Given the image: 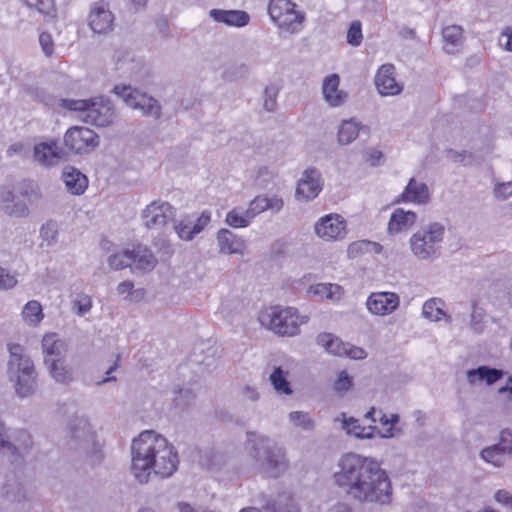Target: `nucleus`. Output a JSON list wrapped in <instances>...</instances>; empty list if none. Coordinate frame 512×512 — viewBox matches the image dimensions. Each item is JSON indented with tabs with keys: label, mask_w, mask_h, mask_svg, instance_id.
Here are the masks:
<instances>
[{
	"label": "nucleus",
	"mask_w": 512,
	"mask_h": 512,
	"mask_svg": "<svg viewBox=\"0 0 512 512\" xmlns=\"http://www.w3.org/2000/svg\"><path fill=\"white\" fill-rule=\"evenodd\" d=\"M31 446V436L27 431L20 429L9 434L4 423L0 421V450L6 453L12 462L21 460Z\"/></svg>",
	"instance_id": "nucleus-9"
},
{
	"label": "nucleus",
	"mask_w": 512,
	"mask_h": 512,
	"mask_svg": "<svg viewBox=\"0 0 512 512\" xmlns=\"http://www.w3.org/2000/svg\"><path fill=\"white\" fill-rule=\"evenodd\" d=\"M442 37L445 42L444 50L448 54H454L463 42V29L459 25H450L442 30Z\"/></svg>",
	"instance_id": "nucleus-30"
},
{
	"label": "nucleus",
	"mask_w": 512,
	"mask_h": 512,
	"mask_svg": "<svg viewBox=\"0 0 512 512\" xmlns=\"http://www.w3.org/2000/svg\"><path fill=\"white\" fill-rule=\"evenodd\" d=\"M13 383L16 394L21 398H26L33 395L37 389V373L32 372L25 376H17L16 379L11 380Z\"/></svg>",
	"instance_id": "nucleus-32"
},
{
	"label": "nucleus",
	"mask_w": 512,
	"mask_h": 512,
	"mask_svg": "<svg viewBox=\"0 0 512 512\" xmlns=\"http://www.w3.org/2000/svg\"><path fill=\"white\" fill-rule=\"evenodd\" d=\"M196 400V394L190 388H179L175 391L173 405L180 411L188 410Z\"/></svg>",
	"instance_id": "nucleus-39"
},
{
	"label": "nucleus",
	"mask_w": 512,
	"mask_h": 512,
	"mask_svg": "<svg viewBox=\"0 0 512 512\" xmlns=\"http://www.w3.org/2000/svg\"><path fill=\"white\" fill-rule=\"evenodd\" d=\"M395 67L392 64L382 65L375 76V85L381 95H397L402 91L394 77Z\"/></svg>",
	"instance_id": "nucleus-18"
},
{
	"label": "nucleus",
	"mask_w": 512,
	"mask_h": 512,
	"mask_svg": "<svg viewBox=\"0 0 512 512\" xmlns=\"http://www.w3.org/2000/svg\"><path fill=\"white\" fill-rule=\"evenodd\" d=\"M17 278L11 274L7 269L0 267V289H11L17 284Z\"/></svg>",
	"instance_id": "nucleus-52"
},
{
	"label": "nucleus",
	"mask_w": 512,
	"mask_h": 512,
	"mask_svg": "<svg viewBox=\"0 0 512 512\" xmlns=\"http://www.w3.org/2000/svg\"><path fill=\"white\" fill-rule=\"evenodd\" d=\"M361 128L362 127L353 120L343 121L338 131V142L341 145L350 144L358 137ZM363 128L367 129L366 127Z\"/></svg>",
	"instance_id": "nucleus-36"
},
{
	"label": "nucleus",
	"mask_w": 512,
	"mask_h": 512,
	"mask_svg": "<svg viewBox=\"0 0 512 512\" xmlns=\"http://www.w3.org/2000/svg\"><path fill=\"white\" fill-rule=\"evenodd\" d=\"M209 222L210 214L207 212H203L196 221L193 220L195 234H199Z\"/></svg>",
	"instance_id": "nucleus-60"
},
{
	"label": "nucleus",
	"mask_w": 512,
	"mask_h": 512,
	"mask_svg": "<svg viewBox=\"0 0 512 512\" xmlns=\"http://www.w3.org/2000/svg\"><path fill=\"white\" fill-rule=\"evenodd\" d=\"M8 351L7 374L10 381L16 379L17 376H25L36 371L33 361L25 353L22 345L17 343L8 344Z\"/></svg>",
	"instance_id": "nucleus-12"
},
{
	"label": "nucleus",
	"mask_w": 512,
	"mask_h": 512,
	"mask_svg": "<svg viewBox=\"0 0 512 512\" xmlns=\"http://www.w3.org/2000/svg\"><path fill=\"white\" fill-rule=\"evenodd\" d=\"M174 229L180 239L190 241L196 235L194 232L193 220L190 217L182 219L175 224Z\"/></svg>",
	"instance_id": "nucleus-44"
},
{
	"label": "nucleus",
	"mask_w": 512,
	"mask_h": 512,
	"mask_svg": "<svg viewBox=\"0 0 512 512\" xmlns=\"http://www.w3.org/2000/svg\"><path fill=\"white\" fill-rule=\"evenodd\" d=\"M317 344L322 346L328 353L336 356H343L347 353V344L330 333H321L317 336Z\"/></svg>",
	"instance_id": "nucleus-34"
},
{
	"label": "nucleus",
	"mask_w": 512,
	"mask_h": 512,
	"mask_svg": "<svg viewBox=\"0 0 512 512\" xmlns=\"http://www.w3.org/2000/svg\"><path fill=\"white\" fill-rule=\"evenodd\" d=\"M417 215L413 211H404L401 208L396 209L388 223V233L395 235L407 231L416 222Z\"/></svg>",
	"instance_id": "nucleus-25"
},
{
	"label": "nucleus",
	"mask_w": 512,
	"mask_h": 512,
	"mask_svg": "<svg viewBox=\"0 0 512 512\" xmlns=\"http://www.w3.org/2000/svg\"><path fill=\"white\" fill-rule=\"evenodd\" d=\"M65 148L75 154H87L99 145V136L90 128L73 126L64 134Z\"/></svg>",
	"instance_id": "nucleus-10"
},
{
	"label": "nucleus",
	"mask_w": 512,
	"mask_h": 512,
	"mask_svg": "<svg viewBox=\"0 0 512 512\" xmlns=\"http://www.w3.org/2000/svg\"><path fill=\"white\" fill-rule=\"evenodd\" d=\"M266 202H267V206H266L267 210H271L274 213L279 212L284 206L283 200L277 196H273V197L266 196Z\"/></svg>",
	"instance_id": "nucleus-61"
},
{
	"label": "nucleus",
	"mask_w": 512,
	"mask_h": 512,
	"mask_svg": "<svg viewBox=\"0 0 512 512\" xmlns=\"http://www.w3.org/2000/svg\"><path fill=\"white\" fill-rule=\"evenodd\" d=\"M262 325L280 336H294L299 332L300 324L306 322V317L300 319L297 309L293 307H273L261 314Z\"/></svg>",
	"instance_id": "nucleus-7"
},
{
	"label": "nucleus",
	"mask_w": 512,
	"mask_h": 512,
	"mask_svg": "<svg viewBox=\"0 0 512 512\" xmlns=\"http://www.w3.org/2000/svg\"><path fill=\"white\" fill-rule=\"evenodd\" d=\"M279 93V89L275 85L267 86L264 89V102L263 107L268 112H273L277 108V96Z\"/></svg>",
	"instance_id": "nucleus-49"
},
{
	"label": "nucleus",
	"mask_w": 512,
	"mask_h": 512,
	"mask_svg": "<svg viewBox=\"0 0 512 512\" xmlns=\"http://www.w3.org/2000/svg\"><path fill=\"white\" fill-rule=\"evenodd\" d=\"M339 83L340 78L338 74H331L323 81V96L330 106H339L344 103L346 99V93L338 89Z\"/></svg>",
	"instance_id": "nucleus-26"
},
{
	"label": "nucleus",
	"mask_w": 512,
	"mask_h": 512,
	"mask_svg": "<svg viewBox=\"0 0 512 512\" xmlns=\"http://www.w3.org/2000/svg\"><path fill=\"white\" fill-rule=\"evenodd\" d=\"M323 187L321 173L316 168L306 169L299 179L295 191L297 200L310 201L318 196Z\"/></svg>",
	"instance_id": "nucleus-15"
},
{
	"label": "nucleus",
	"mask_w": 512,
	"mask_h": 512,
	"mask_svg": "<svg viewBox=\"0 0 512 512\" xmlns=\"http://www.w3.org/2000/svg\"><path fill=\"white\" fill-rule=\"evenodd\" d=\"M6 496L10 501L15 502H21L27 499L26 492L20 486H17L14 492H7Z\"/></svg>",
	"instance_id": "nucleus-63"
},
{
	"label": "nucleus",
	"mask_w": 512,
	"mask_h": 512,
	"mask_svg": "<svg viewBox=\"0 0 512 512\" xmlns=\"http://www.w3.org/2000/svg\"><path fill=\"white\" fill-rule=\"evenodd\" d=\"M209 15L214 21L229 26L243 27L250 21L249 14L243 10L212 9Z\"/></svg>",
	"instance_id": "nucleus-22"
},
{
	"label": "nucleus",
	"mask_w": 512,
	"mask_h": 512,
	"mask_svg": "<svg viewBox=\"0 0 512 512\" xmlns=\"http://www.w3.org/2000/svg\"><path fill=\"white\" fill-rule=\"evenodd\" d=\"M65 186L73 195H81L88 187L87 177L73 166H65L62 171Z\"/></svg>",
	"instance_id": "nucleus-21"
},
{
	"label": "nucleus",
	"mask_w": 512,
	"mask_h": 512,
	"mask_svg": "<svg viewBox=\"0 0 512 512\" xmlns=\"http://www.w3.org/2000/svg\"><path fill=\"white\" fill-rule=\"evenodd\" d=\"M443 304L442 300L439 298H431L427 300L423 305L422 314L426 319L431 321H439L442 317H445L447 321H451V317L446 315V313L441 308Z\"/></svg>",
	"instance_id": "nucleus-35"
},
{
	"label": "nucleus",
	"mask_w": 512,
	"mask_h": 512,
	"mask_svg": "<svg viewBox=\"0 0 512 512\" xmlns=\"http://www.w3.org/2000/svg\"><path fill=\"white\" fill-rule=\"evenodd\" d=\"M131 263L134 269L151 271L157 264L154 254L146 246L137 245L129 250Z\"/></svg>",
	"instance_id": "nucleus-27"
},
{
	"label": "nucleus",
	"mask_w": 512,
	"mask_h": 512,
	"mask_svg": "<svg viewBox=\"0 0 512 512\" xmlns=\"http://www.w3.org/2000/svg\"><path fill=\"white\" fill-rule=\"evenodd\" d=\"M448 156L454 161V162H465L466 158H471L472 154L466 150L463 151H455V150H448Z\"/></svg>",
	"instance_id": "nucleus-62"
},
{
	"label": "nucleus",
	"mask_w": 512,
	"mask_h": 512,
	"mask_svg": "<svg viewBox=\"0 0 512 512\" xmlns=\"http://www.w3.org/2000/svg\"><path fill=\"white\" fill-rule=\"evenodd\" d=\"M371 242L370 241H358L353 242L348 247V255L349 257H356L359 253L363 251L369 250Z\"/></svg>",
	"instance_id": "nucleus-54"
},
{
	"label": "nucleus",
	"mask_w": 512,
	"mask_h": 512,
	"mask_svg": "<svg viewBox=\"0 0 512 512\" xmlns=\"http://www.w3.org/2000/svg\"><path fill=\"white\" fill-rule=\"evenodd\" d=\"M511 454L512 432L508 429H505L500 433L499 442L482 449L480 452V457L495 467H503L506 457H509Z\"/></svg>",
	"instance_id": "nucleus-13"
},
{
	"label": "nucleus",
	"mask_w": 512,
	"mask_h": 512,
	"mask_svg": "<svg viewBox=\"0 0 512 512\" xmlns=\"http://www.w3.org/2000/svg\"><path fill=\"white\" fill-rule=\"evenodd\" d=\"M445 234V226L432 222L422 227L410 238L412 253L420 260H433L441 254V243Z\"/></svg>",
	"instance_id": "nucleus-6"
},
{
	"label": "nucleus",
	"mask_w": 512,
	"mask_h": 512,
	"mask_svg": "<svg viewBox=\"0 0 512 512\" xmlns=\"http://www.w3.org/2000/svg\"><path fill=\"white\" fill-rule=\"evenodd\" d=\"M39 43L46 56H51L53 49V40L49 33L43 32L39 36Z\"/></svg>",
	"instance_id": "nucleus-55"
},
{
	"label": "nucleus",
	"mask_w": 512,
	"mask_h": 512,
	"mask_svg": "<svg viewBox=\"0 0 512 512\" xmlns=\"http://www.w3.org/2000/svg\"><path fill=\"white\" fill-rule=\"evenodd\" d=\"M42 350L44 358L60 360L65 356L66 345L56 334H46L42 339Z\"/></svg>",
	"instance_id": "nucleus-29"
},
{
	"label": "nucleus",
	"mask_w": 512,
	"mask_h": 512,
	"mask_svg": "<svg viewBox=\"0 0 512 512\" xmlns=\"http://www.w3.org/2000/svg\"><path fill=\"white\" fill-rule=\"evenodd\" d=\"M263 508L266 512H300L294 499L287 493H281L274 500L267 501Z\"/></svg>",
	"instance_id": "nucleus-31"
},
{
	"label": "nucleus",
	"mask_w": 512,
	"mask_h": 512,
	"mask_svg": "<svg viewBox=\"0 0 512 512\" xmlns=\"http://www.w3.org/2000/svg\"><path fill=\"white\" fill-rule=\"evenodd\" d=\"M88 22L93 32L106 34L113 29L114 15L104 1L95 2L91 6Z\"/></svg>",
	"instance_id": "nucleus-17"
},
{
	"label": "nucleus",
	"mask_w": 512,
	"mask_h": 512,
	"mask_svg": "<svg viewBox=\"0 0 512 512\" xmlns=\"http://www.w3.org/2000/svg\"><path fill=\"white\" fill-rule=\"evenodd\" d=\"M40 236L43 241L47 243V245H53L57 241L58 236V226L54 221H48L44 225H42L40 229Z\"/></svg>",
	"instance_id": "nucleus-48"
},
{
	"label": "nucleus",
	"mask_w": 512,
	"mask_h": 512,
	"mask_svg": "<svg viewBox=\"0 0 512 512\" xmlns=\"http://www.w3.org/2000/svg\"><path fill=\"white\" fill-rule=\"evenodd\" d=\"M44 363L48 367L51 376L56 382L61 384H68L73 380L72 372L69 368L64 365L62 359L51 360L44 358Z\"/></svg>",
	"instance_id": "nucleus-33"
},
{
	"label": "nucleus",
	"mask_w": 512,
	"mask_h": 512,
	"mask_svg": "<svg viewBox=\"0 0 512 512\" xmlns=\"http://www.w3.org/2000/svg\"><path fill=\"white\" fill-rule=\"evenodd\" d=\"M24 3L43 15L55 17V3L54 0H23Z\"/></svg>",
	"instance_id": "nucleus-43"
},
{
	"label": "nucleus",
	"mask_w": 512,
	"mask_h": 512,
	"mask_svg": "<svg viewBox=\"0 0 512 512\" xmlns=\"http://www.w3.org/2000/svg\"><path fill=\"white\" fill-rule=\"evenodd\" d=\"M290 422L304 430H312L314 428V420L310 418L307 412L303 411H292L289 414Z\"/></svg>",
	"instance_id": "nucleus-46"
},
{
	"label": "nucleus",
	"mask_w": 512,
	"mask_h": 512,
	"mask_svg": "<svg viewBox=\"0 0 512 512\" xmlns=\"http://www.w3.org/2000/svg\"><path fill=\"white\" fill-rule=\"evenodd\" d=\"M295 8L290 0H270L268 13L274 22H279L285 15Z\"/></svg>",
	"instance_id": "nucleus-37"
},
{
	"label": "nucleus",
	"mask_w": 512,
	"mask_h": 512,
	"mask_svg": "<svg viewBox=\"0 0 512 512\" xmlns=\"http://www.w3.org/2000/svg\"><path fill=\"white\" fill-rule=\"evenodd\" d=\"M218 246L221 253L243 254L245 242L241 237L233 234L228 229H221L217 233Z\"/></svg>",
	"instance_id": "nucleus-24"
},
{
	"label": "nucleus",
	"mask_w": 512,
	"mask_h": 512,
	"mask_svg": "<svg viewBox=\"0 0 512 512\" xmlns=\"http://www.w3.org/2000/svg\"><path fill=\"white\" fill-rule=\"evenodd\" d=\"M333 474L334 483L355 501L387 504L391 500L390 479L379 462L357 453L344 454Z\"/></svg>",
	"instance_id": "nucleus-1"
},
{
	"label": "nucleus",
	"mask_w": 512,
	"mask_h": 512,
	"mask_svg": "<svg viewBox=\"0 0 512 512\" xmlns=\"http://www.w3.org/2000/svg\"><path fill=\"white\" fill-rule=\"evenodd\" d=\"M494 499L496 502L512 508V494L508 491L504 489L498 490L494 495Z\"/></svg>",
	"instance_id": "nucleus-59"
},
{
	"label": "nucleus",
	"mask_w": 512,
	"mask_h": 512,
	"mask_svg": "<svg viewBox=\"0 0 512 512\" xmlns=\"http://www.w3.org/2000/svg\"><path fill=\"white\" fill-rule=\"evenodd\" d=\"M342 428L346 431L347 434L353 435L359 439H371L374 437L375 432H377L381 437H388L387 435L381 434V432L377 429L376 426H362L359 423V420L350 417L346 418L345 414H342Z\"/></svg>",
	"instance_id": "nucleus-28"
},
{
	"label": "nucleus",
	"mask_w": 512,
	"mask_h": 512,
	"mask_svg": "<svg viewBox=\"0 0 512 512\" xmlns=\"http://www.w3.org/2000/svg\"><path fill=\"white\" fill-rule=\"evenodd\" d=\"M63 153L56 142H42L34 146V160L42 166L50 167L59 163Z\"/></svg>",
	"instance_id": "nucleus-19"
},
{
	"label": "nucleus",
	"mask_w": 512,
	"mask_h": 512,
	"mask_svg": "<svg viewBox=\"0 0 512 512\" xmlns=\"http://www.w3.org/2000/svg\"><path fill=\"white\" fill-rule=\"evenodd\" d=\"M499 44L508 51H512V28L506 27L499 37Z\"/></svg>",
	"instance_id": "nucleus-57"
},
{
	"label": "nucleus",
	"mask_w": 512,
	"mask_h": 512,
	"mask_svg": "<svg viewBox=\"0 0 512 512\" xmlns=\"http://www.w3.org/2000/svg\"><path fill=\"white\" fill-rule=\"evenodd\" d=\"M252 218L248 217L247 210L243 214H240L236 209H233L227 213L226 223L234 228H243L247 227Z\"/></svg>",
	"instance_id": "nucleus-45"
},
{
	"label": "nucleus",
	"mask_w": 512,
	"mask_h": 512,
	"mask_svg": "<svg viewBox=\"0 0 512 512\" xmlns=\"http://www.w3.org/2000/svg\"><path fill=\"white\" fill-rule=\"evenodd\" d=\"M503 376V370L486 365L470 369L466 372V379L470 385H475L477 382H485L490 386L500 380Z\"/></svg>",
	"instance_id": "nucleus-23"
},
{
	"label": "nucleus",
	"mask_w": 512,
	"mask_h": 512,
	"mask_svg": "<svg viewBox=\"0 0 512 512\" xmlns=\"http://www.w3.org/2000/svg\"><path fill=\"white\" fill-rule=\"evenodd\" d=\"M269 379L274 389L278 393H283L287 395L292 393L290 383L286 377V372H284L281 367H275Z\"/></svg>",
	"instance_id": "nucleus-40"
},
{
	"label": "nucleus",
	"mask_w": 512,
	"mask_h": 512,
	"mask_svg": "<svg viewBox=\"0 0 512 512\" xmlns=\"http://www.w3.org/2000/svg\"><path fill=\"white\" fill-rule=\"evenodd\" d=\"M246 450L251 468L263 478L277 479L289 468L286 449L266 435L247 432Z\"/></svg>",
	"instance_id": "nucleus-3"
},
{
	"label": "nucleus",
	"mask_w": 512,
	"mask_h": 512,
	"mask_svg": "<svg viewBox=\"0 0 512 512\" xmlns=\"http://www.w3.org/2000/svg\"><path fill=\"white\" fill-rule=\"evenodd\" d=\"M362 39L361 23L359 21L352 22L347 32V42L352 46H359Z\"/></svg>",
	"instance_id": "nucleus-50"
},
{
	"label": "nucleus",
	"mask_w": 512,
	"mask_h": 512,
	"mask_svg": "<svg viewBox=\"0 0 512 512\" xmlns=\"http://www.w3.org/2000/svg\"><path fill=\"white\" fill-rule=\"evenodd\" d=\"M494 194L499 199H507L512 195V182L500 183L496 185Z\"/></svg>",
	"instance_id": "nucleus-56"
},
{
	"label": "nucleus",
	"mask_w": 512,
	"mask_h": 512,
	"mask_svg": "<svg viewBox=\"0 0 512 512\" xmlns=\"http://www.w3.org/2000/svg\"><path fill=\"white\" fill-rule=\"evenodd\" d=\"M338 288L337 285H332V284H320L317 286L316 288V291L315 293L317 294H321V295H325L326 298H333V295H332V288Z\"/></svg>",
	"instance_id": "nucleus-64"
},
{
	"label": "nucleus",
	"mask_w": 512,
	"mask_h": 512,
	"mask_svg": "<svg viewBox=\"0 0 512 512\" xmlns=\"http://www.w3.org/2000/svg\"><path fill=\"white\" fill-rule=\"evenodd\" d=\"M314 231L324 241L340 240L346 235V222L339 214H329L315 223Z\"/></svg>",
	"instance_id": "nucleus-14"
},
{
	"label": "nucleus",
	"mask_w": 512,
	"mask_h": 512,
	"mask_svg": "<svg viewBox=\"0 0 512 512\" xmlns=\"http://www.w3.org/2000/svg\"><path fill=\"white\" fill-rule=\"evenodd\" d=\"M429 198L428 186L423 182H417L415 178H411L403 193L395 200V203L414 202L425 204L429 201Z\"/></svg>",
	"instance_id": "nucleus-20"
},
{
	"label": "nucleus",
	"mask_w": 512,
	"mask_h": 512,
	"mask_svg": "<svg viewBox=\"0 0 512 512\" xmlns=\"http://www.w3.org/2000/svg\"><path fill=\"white\" fill-rule=\"evenodd\" d=\"M144 226L150 230L162 229L175 216L174 207L165 201H153L142 211Z\"/></svg>",
	"instance_id": "nucleus-11"
},
{
	"label": "nucleus",
	"mask_w": 512,
	"mask_h": 512,
	"mask_svg": "<svg viewBox=\"0 0 512 512\" xmlns=\"http://www.w3.org/2000/svg\"><path fill=\"white\" fill-rule=\"evenodd\" d=\"M62 105L64 109L81 112L85 122L98 127L109 126L116 118L112 102L103 97L66 100L62 101Z\"/></svg>",
	"instance_id": "nucleus-5"
},
{
	"label": "nucleus",
	"mask_w": 512,
	"mask_h": 512,
	"mask_svg": "<svg viewBox=\"0 0 512 512\" xmlns=\"http://www.w3.org/2000/svg\"><path fill=\"white\" fill-rule=\"evenodd\" d=\"M19 197L34 203L42 198V193L39 185L33 180H23L16 186L15 191L7 186H0V210L10 217H27L30 213L29 207Z\"/></svg>",
	"instance_id": "nucleus-4"
},
{
	"label": "nucleus",
	"mask_w": 512,
	"mask_h": 512,
	"mask_svg": "<svg viewBox=\"0 0 512 512\" xmlns=\"http://www.w3.org/2000/svg\"><path fill=\"white\" fill-rule=\"evenodd\" d=\"M249 72V68L246 64H240L238 66H235L230 71L227 72V75L229 79L236 80L242 77L247 76Z\"/></svg>",
	"instance_id": "nucleus-58"
},
{
	"label": "nucleus",
	"mask_w": 512,
	"mask_h": 512,
	"mask_svg": "<svg viewBox=\"0 0 512 512\" xmlns=\"http://www.w3.org/2000/svg\"><path fill=\"white\" fill-rule=\"evenodd\" d=\"M304 20V16L295 11V8L285 15L279 22L280 28H286L288 31L295 32L296 25L299 26Z\"/></svg>",
	"instance_id": "nucleus-47"
},
{
	"label": "nucleus",
	"mask_w": 512,
	"mask_h": 512,
	"mask_svg": "<svg viewBox=\"0 0 512 512\" xmlns=\"http://www.w3.org/2000/svg\"><path fill=\"white\" fill-rule=\"evenodd\" d=\"M113 92L119 96L124 103L132 109L139 110L145 117H152L158 120L162 116V107L154 97L140 92L130 85H116Z\"/></svg>",
	"instance_id": "nucleus-8"
},
{
	"label": "nucleus",
	"mask_w": 512,
	"mask_h": 512,
	"mask_svg": "<svg viewBox=\"0 0 512 512\" xmlns=\"http://www.w3.org/2000/svg\"><path fill=\"white\" fill-rule=\"evenodd\" d=\"M351 386L352 378L345 371H342L334 382V389L337 392H346Z\"/></svg>",
	"instance_id": "nucleus-53"
},
{
	"label": "nucleus",
	"mask_w": 512,
	"mask_h": 512,
	"mask_svg": "<svg viewBox=\"0 0 512 512\" xmlns=\"http://www.w3.org/2000/svg\"><path fill=\"white\" fill-rule=\"evenodd\" d=\"M28 93L31 98L39 103H42L47 106H60L63 108L62 101H66L67 99L57 98L53 95H50L45 90L41 88H29Z\"/></svg>",
	"instance_id": "nucleus-41"
},
{
	"label": "nucleus",
	"mask_w": 512,
	"mask_h": 512,
	"mask_svg": "<svg viewBox=\"0 0 512 512\" xmlns=\"http://www.w3.org/2000/svg\"><path fill=\"white\" fill-rule=\"evenodd\" d=\"M267 202H266V196L260 195L256 196L249 204V207L247 209L248 217H251L252 219L267 210L266 208Z\"/></svg>",
	"instance_id": "nucleus-51"
},
{
	"label": "nucleus",
	"mask_w": 512,
	"mask_h": 512,
	"mask_svg": "<svg viewBox=\"0 0 512 512\" xmlns=\"http://www.w3.org/2000/svg\"><path fill=\"white\" fill-rule=\"evenodd\" d=\"M178 463L174 447L152 430L143 431L132 441L131 472L140 484L147 483L152 472L162 478L170 477Z\"/></svg>",
	"instance_id": "nucleus-2"
},
{
	"label": "nucleus",
	"mask_w": 512,
	"mask_h": 512,
	"mask_svg": "<svg viewBox=\"0 0 512 512\" xmlns=\"http://www.w3.org/2000/svg\"><path fill=\"white\" fill-rule=\"evenodd\" d=\"M400 305V297L394 292H373L366 301V307L374 315L384 316L393 313Z\"/></svg>",
	"instance_id": "nucleus-16"
},
{
	"label": "nucleus",
	"mask_w": 512,
	"mask_h": 512,
	"mask_svg": "<svg viewBox=\"0 0 512 512\" xmlns=\"http://www.w3.org/2000/svg\"><path fill=\"white\" fill-rule=\"evenodd\" d=\"M42 306L36 300L25 304L22 310L23 320L29 325H37L43 319Z\"/></svg>",
	"instance_id": "nucleus-38"
},
{
	"label": "nucleus",
	"mask_w": 512,
	"mask_h": 512,
	"mask_svg": "<svg viewBox=\"0 0 512 512\" xmlns=\"http://www.w3.org/2000/svg\"><path fill=\"white\" fill-rule=\"evenodd\" d=\"M107 261L110 268L113 270H121L126 267H132L129 249L110 255Z\"/></svg>",
	"instance_id": "nucleus-42"
}]
</instances>
